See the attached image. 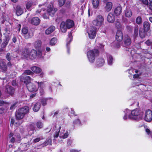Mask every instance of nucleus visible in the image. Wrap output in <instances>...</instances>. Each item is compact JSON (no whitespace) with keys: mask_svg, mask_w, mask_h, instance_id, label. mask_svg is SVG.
Masks as SVG:
<instances>
[{"mask_svg":"<svg viewBox=\"0 0 152 152\" xmlns=\"http://www.w3.org/2000/svg\"><path fill=\"white\" fill-rule=\"evenodd\" d=\"M38 87L36 86L35 85L31 83H28L27 85V87L28 90L30 92H36L38 90V88H39V91L40 94L42 95L44 93V88L45 87V85L43 82H37Z\"/></svg>","mask_w":152,"mask_h":152,"instance_id":"1","label":"nucleus"},{"mask_svg":"<svg viewBox=\"0 0 152 152\" xmlns=\"http://www.w3.org/2000/svg\"><path fill=\"white\" fill-rule=\"evenodd\" d=\"M61 127L59 126L58 129H55L53 131V135L55 138H57L59 135L60 138L65 139L67 138L69 136L68 132L64 128H62L61 129L60 133Z\"/></svg>","mask_w":152,"mask_h":152,"instance_id":"2","label":"nucleus"},{"mask_svg":"<svg viewBox=\"0 0 152 152\" xmlns=\"http://www.w3.org/2000/svg\"><path fill=\"white\" fill-rule=\"evenodd\" d=\"M29 108L28 106H25L18 110L16 113V117L17 119H22L25 115L29 112Z\"/></svg>","mask_w":152,"mask_h":152,"instance_id":"3","label":"nucleus"},{"mask_svg":"<svg viewBox=\"0 0 152 152\" xmlns=\"http://www.w3.org/2000/svg\"><path fill=\"white\" fill-rule=\"evenodd\" d=\"M7 140L10 142L13 143L16 141L18 143H20L21 140L19 134L17 133L15 134L12 133H10L7 138Z\"/></svg>","mask_w":152,"mask_h":152,"instance_id":"4","label":"nucleus"},{"mask_svg":"<svg viewBox=\"0 0 152 152\" xmlns=\"http://www.w3.org/2000/svg\"><path fill=\"white\" fill-rule=\"evenodd\" d=\"M99 51L97 49L90 50L87 53V56L90 62L93 63L94 62L96 56L99 54Z\"/></svg>","mask_w":152,"mask_h":152,"instance_id":"5","label":"nucleus"},{"mask_svg":"<svg viewBox=\"0 0 152 152\" xmlns=\"http://www.w3.org/2000/svg\"><path fill=\"white\" fill-rule=\"evenodd\" d=\"M132 119L137 120L142 118L143 113L138 109H136L131 111Z\"/></svg>","mask_w":152,"mask_h":152,"instance_id":"6","label":"nucleus"},{"mask_svg":"<svg viewBox=\"0 0 152 152\" xmlns=\"http://www.w3.org/2000/svg\"><path fill=\"white\" fill-rule=\"evenodd\" d=\"M104 18L100 15L97 16L96 18L92 22L93 24L98 27H100L104 23Z\"/></svg>","mask_w":152,"mask_h":152,"instance_id":"7","label":"nucleus"},{"mask_svg":"<svg viewBox=\"0 0 152 152\" xmlns=\"http://www.w3.org/2000/svg\"><path fill=\"white\" fill-rule=\"evenodd\" d=\"M97 31L96 28L94 26L89 28L87 31L89 38L90 39H94L96 37Z\"/></svg>","mask_w":152,"mask_h":152,"instance_id":"8","label":"nucleus"},{"mask_svg":"<svg viewBox=\"0 0 152 152\" xmlns=\"http://www.w3.org/2000/svg\"><path fill=\"white\" fill-rule=\"evenodd\" d=\"M144 120L147 122H150L152 120V111L149 109L145 111Z\"/></svg>","mask_w":152,"mask_h":152,"instance_id":"9","label":"nucleus"},{"mask_svg":"<svg viewBox=\"0 0 152 152\" xmlns=\"http://www.w3.org/2000/svg\"><path fill=\"white\" fill-rule=\"evenodd\" d=\"M57 11V8L53 7V5H49L47 7V11L51 16H53Z\"/></svg>","mask_w":152,"mask_h":152,"instance_id":"10","label":"nucleus"},{"mask_svg":"<svg viewBox=\"0 0 152 152\" xmlns=\"http://www.w3.org/2000/svg\"><path fill=\"white\" fill-rule=\"evenodd\" d=\"M7 69V64L4 60H0V69L3 72H5Z\"/></svg>","mask_w":152,"mask_h":152,"instance_id":"11","label":"nucleus"},{"mask_svg":"<svg viewBox=\"0 0 152 152\" xmlns=\"http://www.w3.org/2000/svg\"><path fill=\"white\" fill-rule=\"evenodd\" d=\"M20 80L21 81L23 82L27 85L28 83L31 81V78L28 76L24 75L23 74L20 77Z\"/></svg>","mask_w":152,"mask_h":152,"instance_id":"12","label":"nucleus"},{"mask_svg":"<svg viewBox=\"0 0 152 152\" xmlns=\"http://www.w3.org/2000/svg\"><path fill=\"white\" fill-rule=\"evenodd\" d=\"M124 115L123 118L124 120H126L128 119H132L131 114L130 110L127 109L124 111Z\"/></svg>","mask_w":152,"mask_h":152,"instance_id":"13","label":"nucleus"},{"mask_svg":"<svg viewBox=\"0 0 152 152\" xmlns=\"http://www.w3.org/2000/svg\"><path fill=\"white\" fill-rule=\"evenodd\" d=\"M123 35L122 32L118 30L116 32L115 38L119 42H120L123 39Z\"/></svg>","mask_w":152,"mask_h":152,"instance_id":"14","label":"nucleus"},{"mask_svg":"<svg viewBox=\"0 0 152 152\" xmlns=\"http://www.w3.org/2000/svg\"><path fill=\"white\" fill-rule=\"evenodd\" d=\"M5 91L11 95H12L14 93V89L12 86L7 85L6 86Z\"/></svg>","mask_w":152,"mask_h":152,"instance_id":"15","label":"nucleus"},{"mask_svg":"<svg viewBox=\"0 0 152 152\" xmlns=\"http://www.w3.org/2000/svg\"><path fill=\"white\" fill-rule=\"evenodd\" d=\"M107 21L110 23L114 22L115 20L114 15L113 13H109L107 16Z\"/></svg>","mask_w":152,"mask_h":152,"instance_id":"16","label":"nucleus"},{"mask_svg":"<svg viewBox=\"0 0 152 152\" xmlns=\"http://www.w3.org/2000/svg\"><path fill=\"white\" fill-rule=\"evenodd\" d=\"M9 40L10 38L8 37H5L4 40L1 45V48H0V52L3 51V50L2 48H4L6 46L9 42Z\"/></svg>","mask_w":152,"mask_h":152,"instance_id":"17","label":"nucleus"},{"mask_svg":"<svg viewBox=\"0 0 152 152\" xmlns=\"http://www.w3.org/2000/svg\"><path fill=\"white\" fill-rule=\"evenodd\" d=\"M113 6L112 3L110 2H108L106 3L104 7L105 10L107 12L110 11Z\"/></svg>","mask_w":152,"mask_h":152,"instance_id":"18","label":"nucleus"},{"mask_svg":"<svg viewBox=\"0 0 152 152\" xmlns=\"http://www.w3.org/2000/svg\"><path fill=\"white\" fill-rule=\"evenodd\" d=\"M65 22L66 26L68 29L72 28L74 25V23L73 21L70 20H67Z\"/></svg>","mask_w":152,"mask_h":152,"instance_id":"19","label":"nucleus"},{"mask_svg":"<svg viewBox=\"0 0 152 152\" xmlns=\"http://www.w3.org/2000/svg\"><path fill=\"white\" fill-rule=\"evenodd\" d=\"M37 56V51L34 50H32L29 53V58L33 59L36 58Z\"/></svg>","mask_w":152,"mask_h":152,"instance_id":"20","label":"nucleus"},{"mask_svg":"<svg viewBox=\"0 0 152 152\" xmlns=\"http://www.w3.org/2000/svg\"><path fill=\"white\" fill-rule=\"evenodd\" d=\"M104 63V61L103 58L97 59L96 61V65L97 67L102 66Z\"/></svg>","mask_w":152,"mask_h":152,"instance_id":"21","label":"nucleus"},{"mask_svg":"<svg viewBox=\"0 0 152 152\" xmlns=\"http://www.w3.org/2000/svg\"><path fill=\"white\" fill-rule=\"evenodd\" d=\"M40 20L38 18L34 17L31 19V23L33 25L37 26L40 23Z\"/></svg>","mask_w":152,"mask_h":152,"instance_id":"22","label":"nucleus"},{"mask_svg":"<svg viewBox=\"0 0 152 152\" xmlns=\"http://www.w3.org/2000/svg\"><path fill=\"white\" fill-rule=\"evenodd\" d=\"M93 7L95 9H98L99 1V0H91Z\"/></svg>","mask_w":152,"mask_h":152,"instance_id":"23","label":"nucleus"},{"mask_svg":"<svg viewBox=\"0 0 152 152\" xmlns=\"http://www.w3.org/2000/svg\"><path fill=\"white\" fill-rule=\"evenodd\" d=\"M67 28L65 23L64 21L62 22L60 24V29L61 31L63 33H65Z\"/></svg>","mask_w":152,"mask_h":152,"instance_id":"24","label":"nucleus"},{"mask_svg":"<svg viewBox=\"0 0 152 152\" xmlns=\"http://www.w3.org/2000/svg\"><path fill=\"white\" fill-rule=\"evenodd\" d=\"M55 29V27L54 26H51L47 29L45 31L46 34H49L53 31Z\"/></svg>","mask_w":152,"mask_h":152,"instance_id":"25","label":"nucleus"},{"mask_svg":"<svg viewBox=\"0 0 152 152\" xmlns=\"http://www.w3.org/2000/svg\"><path fill=\"white\" fill-rule=\"evenodd\" d=\"M23 12V9L20 6H17L16 8V13L17 15L19 16Z\"/></svg>","mask_w":152,"mask_h":152,"instance_id":"26","label":"nucleus"},{"mask_svg":"<svg viewBox=\"0 0 152 152\" xmlns=\"http://www.w3.org/2000/svg\"><path fill=\"white\" fill-rule=\"evenodd\" d=\"M72 39V34L71 33H70L69 34V37L67 39V41H67L66 43V46L67 48V52L68 53H69V47H68V44L70 43V42L71 41Z\"/></svg>","mask_w":152,"mask_h":152,"instance_id":"27","label":"nucleus"},{"mask_svg":"<svg viewBox=\"0 0 152 152\" xmlns=\"http://www.w3.org/2000/svg\"><path fill=\"white\" fill-rule=\"evenodd\" d=\"M122 8L121 6H118L115 10L114 12L116 15H119L122 12Z\"/></svg>","mask_w":152,"mask_h":152,"instance_id":"28","label":"nucleus"},{"mask_svg":"<svg viewBox=\"0 0 152 152\" xmlns=\"http://www.w3.org/2000/svg\"><path fill=\"white\" fill-rule=\"evenodd\" d=\"M29 55L28 50L27 49H25L22 53V55L23 56L22 58H29Z\"/></svg>","mask_w":152,"mask_h":152,"instance_id":"29","label":"nucleus"},{"mask_svg":"<svg viewBox=\"0 0 152 152\" xmlns=\"http://www.w3.org/2000/svg\"><path fill=\"white\" fill-rule=\"evenodd\" d=\"M31 69L34 72L36 73H39L41 72V69L37 67L34 66L31 68Z\"/></svg>","mask_w":152,"mask_h":152,"instance_id":"30","label":"nucleus"},{"mask_svg":"<svg viewBox=\"0 0 152 152\" xmlns=\"http://www.w3.org/2000/svg\"><path fill=\"white\" fill-rule=\"evenodd\" d=\"M41 42L39 40H37L34 43V47L37 49L40 48L41 45Z\"/></svg>","mask_w":152,"mask_h":152,"instance_id":"31","label":"nucleus"},{"mask_svg":"<svg viewBox=\"0 0 152 152\" xmlns=\"http://www.w3.org/2000/svg\"><path fill=\"white\" fill-rule=\"evenodd\" d=\"M41 106L39 102L36 103L33 108V110L35 112L38 111L40 109Z\"/></svg>","mask_w":152,"mask_h":152,"instance_id":"32","label":"nucleus"},{"mask_svg":"<svg viewBox=\"0 0 152 152\" xmlns=\"http://www.w3.org/2000/svg\"><path fill=\"white\" fill-rule=\"evenodd\" d=\"M124 12L125 16L128 18L131 17L132 14V12L129 9H126Z\"/></svg>","mask_w":152,"mask_h":152,"instance_id":"33","label":"nucleus"},{"mask_svg":"<svg viewBox=\"0 0 152 152\" xmlns=\"http://www.w3.org/2000/svg\"><path fill=\"white\" fill-rule=\"evenodd\" d=\"M107 59L108 64L112 65L113 62V58L112 56L110 55H108L107 56Z\"/></svg>","mask_w":152,"mask_h":152,"instance_id":"34","label":"nucleus"},{"mask_svg":"<svg viewBox=\"0 0 152 152\" xmlns=\"http://www.w3.org/2000/svg\"><path fill=\"white\" fill-rule=\"evenodd\" d=\"M143 27L145 31H148L150 28V25L149 23L147 22H145L143 23Z\"/></svg>","mask_w":152,"mask_h":152,"instance_id":"35","label":"nucleus"},{"mask_svg":"<svg viewBox=\"0 0 152 152\" xmlns=\"http://www.w3.org/2000/svg\"><path fill=\"white\" fill-rule=\"evenodd\" d=\"M57 42V39L56 38H53L51 39L50 44L51 45H54Z\"/></svg>","mask_w":152,"mask_h":152,"instance_id":"36","label":"nucleus"},{"mask_svg":"<svg viewBox=\"0 0 152 152\" xmlns=\"http://www.w3.org/2000/svg\"><path fill=\"white\" fill-rule=\"evenodd\" d=\"M124 42L126 45H129L131 43V41L129 37H128L125 39L124 41Z\"/></svg>","mask_w":152,"mask_h":152,"instance_id":"37","label":"nucleus"},{"mask_svg":"<svg viewBox=\"0 0 152 152\" xmlns=\"http://www.w3.org/2000/svg\"><path fill=\"white\" fill-rule=\"evenodd\" d=\"M145 31H140L139 32V35L141 38H143L145 37Z\"/></svg>","mask_w":152,"mask_h":152,"instance_id":"38","label":"nucleus"},{"mask_svg":"<svg viewBox=\"0 0 152 152\" xmlns=\"http://www.w3.org/2000/svg\"><path fill=\"white\" fill-rule=\"evenodd\" d=\"M32 4L33 3L29 1L27 2L26 5V8L28 10H30Z\"/></svg>","mask_w":152,"mask_h":152,"instance_id":"39","label":"nucleus"},{"mask_svg":"<svg viewBox=\"0 0 152 152\" xmlns=\"http://www.w3.org/2000/svg\"><path fill=\"white\" fill-rule=\"evenodd\" d=\"M6 57L7 60L9 61H10L13 58L12 56L10 55V53H8L7 54Z\"/></svg>","mask_w":152,"mask_h":152,"instance_id":"40","label":"nucleus"},{"mask_svg":"<svg viewBox=\"0 0 152 152\" xmlns=\"http://www.w3.org/2000/svg\"><path fill=\"white\" fill-rule=\"evenodd\" d=\"M115 26L118 29H120L121 28V24L119 21H116L115 22Z\"/></svg>","mask_w":152,"mask_h":152,"instance_id":"41","label":"nucleus"},{"mask_svg":"<svg viewBox=\"0 0 152 152\" xmlns=\"http://www.w3.org/2000/svg\"><path fill=\"white\" fill-rule=\"evenodd\" d=\"M145 131L148 135V137L152 138V132L148 128L145 129Z\"/></svg>","mask_w":152,"mask_h":152,"instance_id":"42","label":"nucleus"},{"mask_svg":"<svg viewBox=\"0 0 152 152\" xmlns=\"http://www.w3.org/2000/svg\"><path fill=\"white\" fill-rule=\"evenodd\" d=\"M66 1V0H58V2L59 5L60 7L63 6L65 4Z\"/></svg>","mask_w":152,"mask_h":152,"instance_id":"43","label":"nucleus"},{"mask_svg":"<svg viewBox=\"0 0 152 152\" xmlns=\"http://www.w3.org/2000/svg\"><path fill=\"white\" fill-rule=\"evenodd\" d=\"M134 71L136 73H137L138 72V70H135L133 69H131L129 70V73L130 75H132V74L134 73Z\"/></svg>","mask_w":152,"mask_h":152,"instance_id":"44","label":"nucleus"},{"mask_svg":"<svg viewBox=\"0 0 152 152\" xmlns=\"http://www.w3.org/2000/svg\"><path fill=\"white\" fill-rule=\"evenodd\" d=\"M42 139H43V138L42 137L37 138L35 139H34L32 141V142H31V143L32 142L36 143V142H38L39 141H40L41 140H42Z\"/></svg>","mask_w":152,"mask_h":152,"instance_id":"45","label":"nucleus"},{"mask_svg":"<svg viewBox=\"0 0 152 152\" xmlns=\"http://www.w3.org/2000/svg\"><path fill=\"white\" fill-rule=\"evenodd\" d=\"M142 22V18L140 16L138 17L136 19V23L138 24H140Z\"/></svg>","mask_w":152,"mask_h":152,"instance_id":"46","label":"nucleus"},{"mask_svg":"<svg viewBox=\"0 0 152 152\" xmlns=\"http://www.w3.org/2000/svg\"><path fill=\"white\" fill-rule=\"evenodd\" d=\"M33 35V34L32 32H29L27 35L25 36V37L26 39H28L32 37Z\"/></svg>","mask_w":152,"mask_h":152,"instance_id":"47","label":"nucleus"},{"mask_svg":"<svg viewBox=\"0 0 152 152\" xmlns=\"http://www.w3.org/2000/svg\"><path fill=\"white\" fill-rule=\"evenodd\" d=\"M138 32V26H137L135 27L134 31V36H135L137 35Z\"/></svg>","mask_w":152,"mask_h":152,"instance_id":"48","label":"nucleus"},{"mask_svg":"<svg viewBox=\"0 0 152 152\" xmlns=\"http://www.w3.org/2000/svg\"><path fill=\"white\" fill-rule=\"evenodd\" d=\"M32 73V72L29 70H25L23 74V75H24L25 74L27 75H30Z\"/></svg>","mask_w":152,"mask_h":152,"instance_id":"49","label":"nucleus"},{"mask_svg":"<svg viewBox=\"0 0 152 152\" xmlns=\"http://www.w3.org/2000/svg\"><path fill=\"white\" fill-rule=\"evenodd\" d=\"M22 32L24 34H26L28 32V29L26 27L23 28L22 29Z\"/></svg>","mask_w":152,"mask_h":152,"instance_id":"50","label":"nucleus"},{"mask_svg":"<svg viewBox=\"0 0 152 152\" xmlns=\"http://www.w3.org/2000/svg\"><path fill=\"white\" fill-rule=\"evenodd\" d=\"M37 126L38 128H41L43 126V124L41 122H38L37 123Z\"/></svg>","mask_w":152,"mask_h":152,"instance_id":"51","label":"nucleus"},{"mask_svg":"<svg viewBox=\"0 0 152 152\" xmlns=\"http://www.w3.org/2000/svg\"><path fill=\"white\" fill-rule=\"evenodd\" d=\"M59 113V110H57L56 111H53L52 113V115H53V116H56Z\"/></svg>","mask_w":152,"mask_h":152,"instance_id":"52","label":"nucleus"},{"mask_svg":"<svg viewBox=\"0 0 152 152\" xmlns=\"http://www.w3.org/2000/svg\"><path fill=\"white\" fill-rule=\"evenodd\" d=\"M73 124L75 125H80V122L79 119H77L74 121Z\"/></svg>","mask_w":152,"mask_h":152,"instance_id":"53","label":"nucleus"},{"mask_svg":"<svg viewBox=\"0 0 152 152\" xmlns=\"http://www.w3.org/2000/svg\"><path fill=\"white\" fill-rule=\"evenodd\" d=\"M46 99H43L41 100V103L43 106H45L46 104Z\"/></svg>","mask_w":152,"mask_h":152,"instance_id":"54","label":"nucleus"},{"mask_svg":"<svg viewBox=\"0 0 152 152\" xmlns=\"http://www.w3.org/2000/svg\"><path fill=\"white\" fill-rule=\"evenodd\" d=\"M141 73H140L139 74H136L133 75V78H138L141 75Z\"/></svg>","mask_w":152,"mask_h":152,"instance_id":"55","label":"nucleus"},{"mask_svg":"<svg viewBox=\"0 0 152 152\" xmlns=\"http://www.w3.org/2000/svg\"><path fill=\"white\" fill-rule=\"evenodd\" d=\"M16 103H15L13 104L11 107H10V109L11 110H12L15 109L16 107Z\"/></svg>","mask_w":152,"mask_h":152,"instance_id":"56","label":"nucleus"},{"mask_svg":"<svg viewBox=\"0 0 152 152\" xmlns=\"http://www.w3.org/2000/svg\"><path fill=\"white\" fill-rule=\"evenodd\" d=\"M142 1L143 3L145 4H148V0H140Z\"/></svg>","mask_w":152,"mask_h":152,"instance_id":"57","label":"nucleus"},{"mask_svg":"<svg viewBox=\"0 0 152 152\" xmlns=\"http://www.w3.org/2000/svg\"><path fill=\"white\" fill-rule=\"evenodd\" d=\"M44 6H45V4H42H42L39 5V7L41 9L42 8L43 9L42 10L43 11H44L45 9H43V7Z\"/></svg>","mask_w":152,"mask_h":152,"instance_id":"58","label":"nucleus"},{"mask_svg":"<svg viewBox=\"0 0 152 152\" xmlns=\"http://www.w3.org/2000/svg\"><path fill=\"white\" fill-rule=\"evenodd\" d=\"M145 43L148 46H149L150 45L151 43L149 40H148L145 42Z\"/></svg>","mask_w":152,"mask_h":152,"instance_id":"59","label":"nucleus"},{"mask_svg":"<svg viewBox=\"0 0 152 152\" xmlns=\"http://www.w3.org/2000/svg\"><path fill=\"white\" fill-rule=\"evenodd\" d=\"M4 103V102L2 100L0 99V106L3 105Z\"/></svg>","mask_w":152,"mask_h":152,"instance_id":"60","label":"nucleus"},{"mask_svg":"<svg viewBox=\"0 0 152 152\" xmlns=\"http://www.w3.org/2000/svg\"><path fill=\"white\" fill-rule=\"evenodd\" d=\"M51 143V140H48L45 143V145H47Z\"/></svg>","mask_w":152,"mask_h":152,"instance_id":"61","label":"nucleus"},{"mask_svg":"<svg viewBox=\"0 0 152 152\" xmlns=\"http://www.w3.org/2000/svg\"><path fill=\"white\" fill-rule=\"evenodd\" d=\"M17 40L16 37H14L12 38V41L14 43H15Z\"/></svg>","mask_w":152,"mask_h":152,"instance_id":"62","label":"nucleus"},{"mask_svg":"<svg viewBox=\"0 0 152 152\" xmlns=\"http://www.w3.org/2000/svg\"><path fill=\"white\" fill-rule=\"evenodd\" d=\"M149 7L150 9L152 10V1L150 2L149 5Z\"/></svg>","mask_w":152,"mask_h":152,"instance_id":"63","label":"nucleus"},{"mask_svg":"<svg viewBox=\"0 0 152 152\" xmlns=\"http://www.w3.org/2000/svg\"><path fill=\"white\" fill-rule=\"evenodd\" d=\"M70 152H79V151L75 149H72L70 151Z\"/></svg>","mask_w":152,"mask_h":152,"instance_id":"64","label":"nucleus"}]
</instances>
